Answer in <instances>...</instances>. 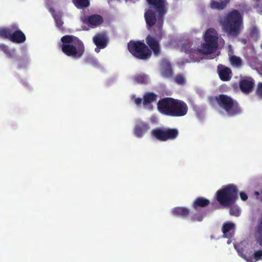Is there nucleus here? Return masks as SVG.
<instances>
[{
  "instance_id": "1",
  "label": "nucleus",
  "mask_w": 262,
  "mask_h": 262,
  "mask_svg": "<svg viewBox=\"0 0 262 262\" xmlns=\"http://www.w3.org/2000/svg\"><path fill=\"white\" fill-rule=\"evenodd\" d=\"M162 30L157 36L148 35L145 38L146 45L142 41L130 40L127 44V49L130 53L136 59L142 60H148L152 55V52L156 56L161 54L160 42L162 38Z\"/></svg>"
},
{
  "instance_id": "2",
  "label": "nucleus",
  "mask_w": 262,
  "mask_h": 262,
  "mask_svg": "<svg viewBox=\"0 0 262 262\" xmlns=\"http://www.w3.org/2000/svg\"><path fill=\"white\" fill-rule=\"evenodd\" d=\"M59 47L67 56L74 59L80 58L85 51L83 42L73 35H64L61 38Z\"/></svg>"
},
{
  "instance_id": "3",
  "label": "nucleus",
  "mask_w": 262,
  "mask_h": 262,
  "mask_svg": "<svg viewBox=\"0 0 262 262\" xmlns=\"http://www.w3.org/2000/svg\"><path fill=\"white\" fill-rule=\"evenodd\" d=\"M218 34L213 28H209L206 30L204 35V42L203 43L199 51L203 54L213 53L218 48Z\"/></svg>"
},
{
  "instance_id": "4",
  "label": "nucleus",
  "mask_w": 262,
  "mask_h": 262,
  "mask_svg": "<svg viewBox=\"0 0 262 262\" xmlns=\"http://www.w3.org/2000/svg\"><path fill=\"white\" fill-rule=\"evenodd\" d=\"M179 134V130L176 128L157 127L150 132L152 138L161 142L174 140L178 137Z\"/></svg>"
},
{
  "instance_id": "5",
  "label": "nucleus",
  "mask_w": 262,
  "mask_h": 262,
  "mask_svg": "<svg viewBox=\"0 0 262 262\" xmlns=\"http://www.w3.org/2000/svg\"><path fill=\"white\" fill-rule=\"evenodd\" d=\"M244 28L243 17L237 10L230 11V36L236 37Z\"/></svg>"
},
{
  "instance_id": "6",
  "label": "nucleus",
  "mask_w": 262,
  "mask_h": 262,
  "mask_svg": "<svg viewBox=\"0 0 262 262\" xmlns=\"http://www.w3.org/2000/svg\"><path fill=\"white\" fill-rule=\"evenodd\" d=\"M149 5V9H153L158 14V25L159 29L162 30L164 16L166 13V9L164 0H146Z\"/></svg>"
},
{
  "instance_id": "7",
  "label": "nucleus",
  "mask_w": 262,
  "mask_h": 262,
  "mask_svg": "<svg viewBox=\"0 0 262 262\" xmlns=\"http://www.w3.org/2000/svg\"><path fill=\"white\" fill-rule=\"evenodd\" d=\"M208 101L212 107H219L229 113V96L224 94L212 96L208 98Z\"/></svg>"
},
{
  "instance_id": "8",
  "label": "nucleus",
  "mask_w": 262,
  "mask_h": 262,
  "mask_svg": "<svg viewBox=\"0 0 262 262\" xmlns=\"http://www.w3.org/2000/svg\"><path fill=\"white\" fill-rule=\"evenodd\" d=\"M175 99L171 97H165L159 100L157 108L163 115L171 116Z\"/></svg>"
},
{
  "instance_id": "9",
  "label": "nucleus",
  "mask_w": 262,
  "mask_h": 262,
  "mask_svg": "<svg viewBox=\"0 0 262 262\" xmlns=\"http://www.w3.org/2000/svg\"><path fill=\"white\" fill-rule=\"evenodd\" d=\"M255 80L250 76L242 77L239 81V88L245 94H250L254 90Z\"/></svg>"
},
{
  "instance_id": "10",
  "label": "nucleus",
  "mask_w": 262,
  "mask_h": 262,
  "mask_svg": "<svg viewBox=\"0 0 262 262\" xmlns=\"http://www.w3.org/2000/svg\"><path fill=\"white\" fill-rule=\"evenodd\" d=\"M188 110V106L184 101L175 99L171 117H183L187 114Z\"/></svg>"
},
{
  "instance_id": "11",
  "label": "nucleus",
  "mask_w": 262,
  "mask_h": 262,
  "mask_svg": "<svg viewBox=\"0 0 262 262\" xmlns=\"http://www.w3.org/2000/svg\"><path fill=\"white\" fill-rule=\"evenodd\" d=\"M216 195V200L220 205L224 207L229 205V185H227L224 188L219 190Z\"/></svg>"
},
{
  "instance_id": "12",
  "label": "nucleus",
  "mask_w": 262,
  "mask_h": 262,
  "mask_svg": "<svg viewBox=\"0 0 262 262\" xmlns=\"http://www.w3.org/2000/svg\"><path fill=\"white\" fill-rule=\"evenodd\" d=\"M82 21L92 28H96L103 23V17L99 14H92L84 16L81 18Z\"/></svg>"
},
{
  "instance_id": "13",
  "label": "nucleus",
  "mask_w": 262,
  "mask_h": 262,
  "mask_svg": "<svg viewBox=\"0 0 262 262\" xmlns=\"http://www.w3.org/2000/svg\"><path fill=\"white\" fill-rule=\"evenodd\" d=\"M93 41L96 46L95 51L99 53L100 49H104L106 47L108 42V39L105 34L103 33H97L93 38Z\"/></svg>"
},
{
  "instance_id": "14",
  "label": "nucleus",
  "mask_w": 262,
  "mask_h": 262,
  "mask_svg": "<svg viewBox=\"0 0 262 262\" xmlns=\"http://www.w3.org/2000/svg\"><path fill=\"white\" fill-rule=\"evenodd\" d=\"M157 13L155 10L151 9H148L144 14V17L146 20V24L149 27H153L157 22L156 28H157V33L156 36L159 32V29L158 25V17L156 18V13Z\"/></svg>"
},
{
  "instance_id": "15",
  "label": "nucleus",
  "mask_w": 262,
  "mask_h": 262,
  "mask_svg": "<svg viewBox=\"0 0 262 262\" xmlns=\"http://www.w3.org/2000/svg\"><path fill=\"white\" fill-rule=\"evenodd\" d=\"M149 128V125L148 123L143 121L137 122L135 125L134 134L137 138H142Z\"/></svg>"
},
{
  "instance_id": "16",
  "label": "nucleus",
  "mask_w": 262,
  "mask_h": 262,
  "mask_svg": "<svg viewBox=\"0 0 262 262\" xmlns=\"http://www.w3.org/2000/svg\"><path fill=\"white\" fill-rule=\"evenodd\" d=\"M254 236L257 243L262 246V214L258 220L257 224L255 228Z\"/></svg>"
},
{
  "instance_id": "17",
  "label": "nucleus",
  "mask_w": 262,
  "mask_h": 262,
  "mask_svg": "<svg viewBox=\"0 0 262 262\" xmlns=\"http://www.w3.org/2000/svg\"><path fill=\"white\" fill-rule=\"evenodd\" d=\"M210 204V201L204 197L196 198L192 203V207L195 210H198L200 208H204Z\"/></svg>"
},
{
  "instance_id": "18",
  "label": "nucleus",
  "mask_w": 262,
  "mask_h": 262,
  "mask_svg": "<svg viewBox=\"0 0 262 262\" xmlns=\"http://www.w3.org/2000/svg\"><path fill=\"white\" fill-rule=\"evenodd\" d=\"M243 257L249 262H256L262 260V250L256 251L252 254L246 253L243 254Z\"/></svg>"
},
{
  "instance_id": "19",
  "label": "nucleus",
  "mask_w": 262,
  "mask_h": 262,
  "mask_svg": "<svg viewBox=\"0 0 262 262\" xmlns=\"http://www.w3.org/2000/svg\"><path fill=\"white\" fill-rule=\"evenodd\" d=\"M229 0H211L210 3V7L212 9L222 10L224 9Z\"/></svg>"
},
{
  "instance_id": "20",
  "label": "nucleus",
  "mask_w": 262,
  "mask_h": 262,
  "mask_svg": "<svg viewBox=\"0 0 262 262\" xmlns=\"http://www.w3.org/2000/svg\"><path fill=\"white\" fill-rule=\"evenodd\" d=\"M217 72L220 78L222 81H226L229 80V68L220 64L217 66Z\"/></svg>"
},
{
  "instance_id": "21",
  "label": "nucleus",
  "mask_w": 262,
  "mask_h": 262,
  "mask_svg": "<svg viewBox=\"0 0 262 262\" xmlns=\"http://www.w3.org/2000/svg\"><path fill=\"white\" fill-rule=\"evenodd\" d=\"M11 37V41L18 43H23L26 39L25 35L20 30H17L12 33Z\"/></svg>"
},
{
  "instance_id": "22",
  "label": "nucleus",
  "mask_w": 262,
  "mask_h": 262,
  "mask_svg": "<svg viewBox=\"0 0 262 262\" xmlns=\"http://www.w3.org/2000/svg\"><path fill=\"white\" fill-rule=\"evenodd\" d=\"M172 213L173 215L186 217L190 213V210L186 207H176L172 209Z\"/></svg>"
},
{
  "instance_id": "23",
  "label": "nucleus",
  "mask_w": 262,
  "mask_h": 262,
  "mask_svg": "<svg viewBox=\"0 0 262 262\" xmlns=\"http://www.w3.org/2000/svg\"><path fill=\"white\" fill-rule=\"evenodd\" d=\"M242 113V110L237 102L230 98V116L238 115Z\"/></svg>"
},
{
  "instance_id": "24",
  "label": "nucleus",
  "mask_w": 262,
  "mask_h": 262,
  "mask_svg": "<svg viewBox=\"0 0 262 262\" xmlns=\"http://www.w3.org/2000/svg\"><path fill=\"white\" fill-rule=\"evenodd\" d=\"M223 31L229 35V13H227L223 18L220 20Z\"/></svg>"
},
{
  "instance_id": "25",
  "label": "nucleus",
  "mask_w": 262,
  "mask_h": 262,
  "mask_svg": "<svg viewBox=\"0 0 262 262\" xmlns=\"http://www.w3.org/2000/svg\"><path fill=\"white\" fill-rule=\"evenodd\" d=\"M157 99V95L152 92L146 93L143 96V103L147 105L156 101Z\"/></svg>"
},
{
  "instance_id": "26",
  "label": "nucleus",
  "mask_w": 262,
  "mask_h": 262,
  "mask_svg": "<svg viewBox=\"0 0 262 262\" xmlns=\"http://www.w3.org/2000/svg\"><path fill=\"white\" fill-rule=\"evenodd\" d=\"M164 66L162 68V75L164 77L169 78L173 75V71L171 64L168 62H165Z\"/></svg>"
},
{
  "instance_id": "27",
  "label": "nucleus",
  "mask_w": 262,
  "mask_h": 262,
  "mask_svg": "<svg viewBox=\"0 0 262 262\" xmlns=\"http://www.w3.org/2000/svg\"><path fill=\"white\" fill-rule=\"evenodd\" d=\"M74 6L79 9H83L90 5V0H72Z\"/></svg>"
},
{
  "instance_id": "28",
  "label": "nucleus",
  "mask_w": 262,
  "mask_h": 262,
  "mask_svg": "<svg viewBox=\"0 0 262 262\" xmlns=\"http://www.w3.org/2000/svg\"><path fill=\"white\" fill-rule=\"evenodd\" d=\"M238 199V189L236 186L230 184V207Z\"/></svg>"
},
{
  "instance_id": "29",
  "label": "nucleus",
  "mask_w": 262,
  "mask_h": 262,
  "mask_svg": "<svg viewBox=\"0 0 262 262\" xmlns=\"http://www.w3.org/2000/svg\"><path fill=\"white\" fill-rule=\"evenodd\" d=\"M230 64L233 67L239 69L243 65V60L239 57L231 55L230 56Z\"/></svg>"
},
{
  "instance_id": "30",
  "label": "nucleus",
  "mask_w": 262,
  "mask_h": 262,
  "mask_svg": "<svg viewBox=\"0 0 262 262\" xmlns=\"http://www.w3.org/2000/svg\"><path fill=\"white\" fill-rule=\"evenodd\" d=\"M134 80L135 82L140 84H147L148 77L144 74H139L136 75L134 77Z\"/></svg>"
},
{
  "instance_id": "31",
  "label": "nucleus",
  "mask_w": 262,
  "mask_h": 262,
  "mask_svg": "<svg viewBox=\"0 0 262 262\" xmlns=\"http://www.w3.org/2000/svg\"><path fill=\"white\" fill-rule=\"evenodd\" d=\"M206 216V212L204 210H201L199 212L193 214L191 216V220L193 222H201Z\"/></svg>"
},
{
  "instance_id": "32",
  "label": "nucleus",
  "mask_w": 262,
  "mask_h": 262,
  "mask_svg": "<svg viewBox=\"0 0 262 262\" xmlns=\"http://www.w3.org/2000/svg\"><path fill=\"white\" fill-rule=\"evenodd\" d=\"M54 18L56 23V26L60 30H64L63 27V22L61 19V16L59 14H56L54 15Z\"/></svg>"
},
{
  "instance_id": "33",
  "label": "nucleus",
  "mask_w": 262,
  "mask_h": 262,
  "mask_svg": "<svg viewBox=\"0 0 262 262\" xmlns=\"http://www.w3.org/2000/svg\"><path fill=\"white\" fill-rule=\"evenodd\" d=\"M12 34V33L9 29L3 28L0 30V36L3 38L9 39L11 40Z\"/></svg>"
},
{
  "instance_id": "34",
  "label": "nucleus",
  "mask_w": 262,
  "mask_h": 262,
  "mask_svg": "<svg viewBox=\"0 0 262 262\" xmlns=\"http://www.w3.org/2000/svg\"><path fill=\"white\" fill-rule=\"evenodd\" d=\"M241 213V210L239 208L234 205V203L231 204V207H230V214L236 216L239 215Z\"/></svg>"
},
{
  "instance_id": "35",
  "label": "nucleus",
  "mask_w": 262,
  "mask_h": 262,
  "mask_svg": "<svg viewBox=\"0 0 262 262\" xmlns=\"http://www.w3.org/2000/svg\"><path fill=\"white\" fill-rule=\"evenodd\" d=\"M251 37L256 40L258 38L259 32L257 28L255 27H252L250 32Z\"/></svg>"
},
{
  "instance_id": "36",
  "label": "nucleus",
  "mask_w": 262,
  "mask_h": 262,
  "mask_svg": "<svg viewBox=\"0 0 262 262\" xmlns=\"http://www.w3.org/2000/svg\"><path fill=\"white\" fill-rule=\"evenodd\" d=\"M174 81L177 84L181 85H183L185 83V78L182 74L176 75L174 77Z\"/></svg>"
},
{
  "instance_id": "37",
  "label": "nucleus",
  "mask_w": 262,
  "mask_h": 262,
  "mask_svg": "<svg viewBox=\"0 0 262 262\" xmlns=\"http://www.w3.org/2000/svg\"><path fill=\"white\" fill-rule=\"evenodd\" d=\"M256 96L260 99H262V82H259L255 91Z\"/></svg>"
},
{
  "instance_id": "38",
  "label": "nucleus",
  "mask_w": 262,
  "mask_h": 262,
  "mask_svg": "<svg viewBox=\"0 0 262 262\" xmlns=\"http://www.w3.org/2000/svg\"><path fill=\"white\" fill-rule=\"evenodd\" d=\"M222 231L224 233L222 237L224 238L227 237L226 233L229 231V222H227L223 224Z\"/></svg>"
},
{
  "instance_id": "39",
  "label": "nucleus",
  "mask_w": 262,
  "mask_h": 262,
  "mask_svg": "<svg viewBox=\"0 0 262 262\" xmlns=\"http://www.w3.org/2000/svg\"><path fill=\"white\" fill-rule=\"evenodd\" d=\"M7 56L10 59H14L15 56V50L11 49L6 54Z\"/></svg>"
},
{
  "instance_id": "40",
  "label": "nucleus",
  "mask_w": 262,
  "mask_h": 262,
  "mask_svg": "<svg viewBox=\"0 0 262 262\" xmlns=\"http://www.w3.org/2000/svg\"><path fill=\"white\" fill-rule=\"evenodd\" d=\"M132 99H134V102L137 106H140L142 101V99L140 98H136L135 96L132 97Z\"/></svg>"
},
{
  "instance_id": "41",
  "label": "nucleus",
  "mask_w": 262,
  "mask_h": 262,
  "mask_svg": "<svg viewBox=\"0 0 262 262\" xmlns=\"http://www.w3.org/2000/svg\"><path fill=\"white\" fill-rule=\"evenodd\" d=\"M239 195H240L241 199L244 201H245L248 199V196H247V194L245 192H240Z\"/></svg>"
},
{
  "instance_id": "42",
  "label": "nucleus",
  "mask_w": 262,
  "mask_h": 262,
  "mask_svg": "<svg viewBox=\"0 0 262 262\" xmlns=\"http://www.w3.org/2000/svg\"><path fill=\"white\" fill-rule=\"evenodd\" d=\"M211 205L213 209H217L220 208V204L216 202H211Z\"/></svg>"
},
{
  "instance_id": "43",
  "label": "nucleus",
  "mask_w": 262,
  "mask_h": 262,
  "mask_svg": "<svg viewBox=\"0 0 262 262\" xmlns=\"http://www.w3.org/2000/svg\"><path fill=\"white\" fill-rule=\"evenodd\" d=\"M2 51L7 54L8 52L10 50L7 46H3L2 48Z\"/></svg>"
},
{
  "instance_id": "44",
  "label": "nucleus",
  "mask_w": 262,
  "mask_h": 262,
  "mask_svg": "<svg viewBox=\"0 0 262 262\" xmlns=\"http://www.w3.org/2000/svg\"><path fill=\"white\" fill-rule=\"evenodd\" d=\"M232 86L235 91H237L239 88V83H234L232 84Z\"/></svg>"
},
{
  "instance_id": "45",
  "label": "nucleus",
  "mask_w": 262,
  "mask_h": 262,
  "mask_svg": "<svg viewBox=\"0 0 262 262\" xmlns=\"http://www.w3.org/2000/svg\"><path fill=\"white\" fill-rule=\"evenodd\" d=\"M239 40L244 45H246L247 43V39L246 38H241Z\"/></svg>"
},
{
  "instance_id": "46",
  "label": "nucleus",
  "mask_w": 262,
  "mask_h": 262,
  "mask_svg": "<svg viewBox=\"0 0 262 262\" xmlns=\"http://www.w3.org/2000/svg\"><path fill=\"white\" fill-rule=\"evenodd\" d=\"M235 228V225L233 223L230 222V231L234 230Z\"/></svg>"
},
{
  "instance_id": "47",
  "label": "nucleus",
  "mask_w": 262,
  "mask_h": 262,
  "mask_svg": "<svg viewBox=\"0 0 262 262\" xmlns=\"http://www.w3.org/2000/svg\"><path fill=\"white\" fill-rule=\"evenodd\" d=\"M254 194H255V195H259V192H258V191H255V192H254Z\"/></svg>"
},
{
  "instance_id": "48",
  "label": "nucleus",
  "mask_w": 262,
  "mask_h": 262,
  "mask_svg": "<svg viewBox=\"0 0 262 262\" xmlns=\"http://www.w3.org/2000/svg\"><path fill=\"white\" fill-rule=\"evenodd\" d=\"M227 243L228 244H229V239H228V241H227Z\"/></svg>"
},
{
  "instance_id": "49",
  "label": "nucleus",
  "mask_w": 262,
  "mask_h": 262,
  "mask_svg": "<svg viewBox=\"0 0 262 262\" xmlns=\"http://www.w3.org/2000/svg\"><path fill=\"white\" fill-rule=\"evenodd\" d=\"M230 75L232 74V72L230 70ZM231 77V76L230 75V78Z\"/></svg>"
},
{
  "instance_id": "50",
  "label": "nucleus",
  "mask_w": 262,
  "mask_h": 262,
  "mask_svg": "<svg viewBox=\"0 0 262 262\" xmlns=\"http://www.w3.org/2000/svg\"><path fill=\"white\" fill-rule=\"evenodd\" d=\"M230 237H232V235H231V233H230Z\"/></svg>"
}]
</instances>
